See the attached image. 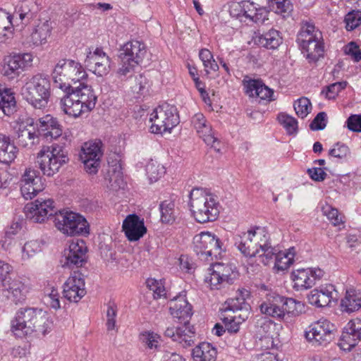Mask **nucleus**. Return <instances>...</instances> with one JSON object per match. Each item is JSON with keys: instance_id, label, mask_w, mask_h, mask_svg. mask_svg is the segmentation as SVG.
Returning a JSON list of instances; mask_svg holds the SVG:
<instances>
[{"instance_id": "14", "label": "nucleus", "mask_w": 361, "mask_h": 361, "mask_svg": "<svg viewBox=\"0 0 361 361\" xmlns=\"http://www.w3.org/2000/svg\"><path fill=\"white\" fill-rule=\"evenodd\" d=\"M44 189L42 176L39 171L27 169L20 179V192L26 200H32Z\"/></svg>"}, {"instance_id": "31", "label": "nucleus", "mask_w": 361, "mask_h": 361, "mask_svg": "<svg viewBox=\"0 0 361 361\" xmlns=\"http://www.w3.org/2000/svg\"><path fill=\"white\" fill-rule=\"evenodd\" d=\"M217 349L209 342H202L192 350L193 361H216Z\"/></svg>"}, {"instance_id": "6", "label": "nucleus", "mask_w": 361, "mask_h": 361, "mask_svg": "<svg viewBox=\"0 0 361 361\" xmlns=\"http://www.w3.org/2000/svg\"><path fill=\"white\" fill-rule=\"evenodd\" d=\"M39 318H42V309L20 308L11 321V331L18 338L30 335L36 331Z\"/></svg>"}, {"instance_id": "39", "label": "nucleus", "mask_w": 361, "mask_h": 361, "mask_svg": "<svg viewBox=\"0 0 361 361\" xmlns=\"http://www.w3.org/2000/svg\"><path fill=\"white\" fill-rule=\"evenodd\" d=\"M311 271L307 269H299L292 273L294 288L297 290H306L314 286V279L310 276Z\"/></svg>"}, {"instance_id": "58", "label": "nucleus", "mask_w": 361, "mask_h": 361, "mask_svg": "<svg viewBox=\"0 0 361 361\" xmlns=\"http://www.w3.org/2000/svg\"><path fill=\"white\" fill-rule=\"evenodd\" d=\"M345 27L347 30H353L361 25V11H352L345 17Z\"/></svg>"}, {"instance_id": "62", "label": "nucleus", "mask_w": 361, "mask_h": 361, "mask_svg": "<svg viewBox=\"0 0 361 361\" xmlns=\"http://www.w3.org/2000/svg\"><path fill=\"white\" fill-rule=\"evenodd\" d=\"M117 306L114 302H109L106 310V328L111 331L116 327V317L117 315Z\"/></svg>"}, {"instance_id": "59", "label": "nucleus", "mask_w": 361, "mask_h": 361, "mask_svg": "<svg viewBox=\"0 0 361 361\" xmlns=\"http://www.w3.org/2000/svg\"><path fill=\"white\" fill-rule=\"evenodd\" d=\"M43 243L38 240H31L23 247V258H29L34 254L42 251Z\"/></svg>"}, {"instance_id": "9", "label": "nucleus", "mask_w": 361, "mask_h": 361, "mask_svg": "<svg viewBox=\"0 0 361 361\" xmlns=\"http://www.w3.org/2000/svg\"><path fill=\"white\" fill-rule=\"evenodd\" d=\"M102 142L100 140L86 142L82 147L80 155L87 173L96 174L101 166V158L103 155Z\"/></svg>"}, {"instance_id": "34", "label": "nucleus", "mask_w": 361, "mask_h": 361, "mask_svg": "<svg viewBox=\"0 0 361 361\" xmlns=\"http://www.w3.org/2000/svg\"><path fill=\"white\" fill-rule=\"evenodd\" d=\"M11 137L0 134V163L9 164L16 157L18 149L14 144L11 143Z\"/></svg>"}, {"instance_id": "36", "label": "nucleus", "mask_w": 361, "mask_h": 361, "mask_svg": "<svg viewBox=\"0 0 361 361\" xmlns=\"http://www.w3.org/2000/svg\"><path fill=\"white\" fill-rule=\"evenodd\" d=\"M255 42L262 47L275 49L282 43V37L278 30L271 29L267 32L256 36Z\"/></svg>"}, {"instance_id": "60", "label": "nucleus", "mask_w": 361, "mask_h": 361, "mask_svg": "<svg viewBox=\"0 0 361 361\" xmlns=\"http://www.w3.org/2000/svg\"><path fill=\"white\" fill-rule=\"evenodd\" d=\"M146 283L148 288L153 292L154 298L158 299L166 295V290L161 281L148 279Z\"/></svg>"}, {"instance_id": "43", "label": "nucleus", "mask_w": 361, "mask_h": 361, "mask_svg": "<svg viewBox=\"0 0 361 361\" xmlns=\"http://www.w3.org/2000/svg\"><path fill=\"white\" fill-rule=\"evenodd\" d=\"M247 319L245 314H222L221 320L225 325L228 332L231 334L237 333L240 329V324Z\"/></svg>"}, {"instance_id": "40", "label": "nucleus", "mask_w": 361, "mask_h": 361, "mask_svg": "<svg viewBox=\"0 0 361 361\" xmlns=\"http://www.w3.org/2000/svg\"><path fill=\"white\" fill-rule=\"evenodd\" d=\"M16 99L11 90L0 87V112L10 116L16 110Z\"/></svg>"}, {"instance_id": "45", "label": "nucleus", "mask_w": 361, "mask_h": 361, "mask_svg": "<svg viewBox=\"0 0 361 361\" xmlns=\"http://www.w3.org/2000/svg\"><path fill=\"white\" fill-rule=\"evenodd\" d=\"M145 171L150 183L157 181L165 173L164 166L153 159L147 164Z\"/></svg>"}, {"instance_id": "20", "label": "nucleus", "mask_w": 361, "mask_h": 361, "mask_svg": "<svg viewBox=\"0 0 361 361\" xmlns=\"http://www.w3.org/2000/svg\"><path fill=\"white\" fill-rule=\"evenodd\" d=\"M32 56L30 53L18 54L10 56L4 66V75L14 78L32 66Z\"/></svg>"}, {"instance_id": "50", "label": "nucleus", "mask_w": 361, "mask_h": 361, "mask_svg": "<svg viewBox=\"0 0 361 361\" xmlns=\"http://www.w3.org/2000/svg\"><path fill=\"white\" fill-rule=\"evenodd\" d=\"M27 128V135L29 139L30 149L34 146L39 145L42 139L45 137V135L42 134L43 129L39 127L37 123L34 122V126H29Z\"/></svg>"}, {"instance_id": "21", "label": "nucleus", "mask_w": 361, "mask_h": 361, "mask_svg": "<svg viewBox=\"0 0 361 361\" xmlns=\"http://www.w3.org/2000/svg\"><path fill=\"white\" fill-rule=\"evenodd\" d=\"M283 296L271 294L260 306V311L262 314L271 317L280 322H286V317L283 309Z\"/></svg>"}, {"instance_id": "56", "label": "nucleus", "mask_w": 361, "mask_h": 361, "mask_svg": "<svg viewBox=\"0 0 361 361\" xmlns=\"http://www.w3.org/2000/svg\"><path fill=\"white\" fill-rule=\"evenodd\" d=\"M347 84L345 81L334 82L327 86L326 90H323L322 94H325V97L329 99H334L338 93L346 87Z\"/></svg>"}, {"instance_id": "30", "label": "nucleus", "mask_w": 361, "mask_h": 361, "mask_svg": "<svg viewBox=\"0 0 361 361\" xmlns=\"http://www.w3.org/2000/svg\"><path fill=\"white\" fill-rule=\"evenodd\" d=\"M4 290H7L10 295H7L16 304L25 300L27 289L23 283L19 280H11L9 274L2 286Z\"/></svg>"}, {"instance_id": "47", "label": "nucleus", "mask_w": 361, "mask_h": 361, "mask_svg": "<svg viewBox=\"0 0 361 361\" xmlns=\"http://www.w3.org/2000/svg\"><path fill=\"white\" fill-rule=\"evenodd\" d=\"M188 322H184V325L180 326L178 338L176 342L183 348L190 346L194 343L195 332L188 326Z\"/></svg>"}, {"instance_id": "26", "label": "nucleus", "mask_w": 361, "mask_h": 361, "mask_svg": "<svg viewBox=\"0 0 361 361\" xmlns=\"http://www.w3.org/2000/svg\"><path fill=\"white\" fill-rule=\"evenodd\" d=\"M169 312L173 317L184 322H188L192 315V306L183 295H179L170 301Z\"/></svg>"}, {"instance_id": "61", "label": "nucleus", "mask_w": 361, "mask_h": 361, "mask_svg": "<svg viewBox=\"0 0 361 361\" xmlns=\"http://www.w3.org/2000/svg\"><path fill=\"white\" fill-rule=\"evenodd\" d=\"M350 153L349 147L345 144L341 142L334 144L329 152L330 156L341 159L346 158Z\"/></svg>"}, {"instance_id": "2", "label": "nucleus", "mask_w": 361, "mask_h": 361, "mask_svg": "<svg viewBox=\"0 0 361 361\" xmlns=\"http://www.w3.org/2000/svg\"><path fill=\"white\" fill-rule=\"evenodd\" d=\"M47 219L54 223L56 228L68 236L87 235L90 233V225L86 219L79 213L59 212L50 214Z\"/></svg>"}, {"instance_id": "27", "label": "nucleus", "mask_w": 361, "mask_h": 361, "mask_svg": "<svg viewBox=\"0 0 361 361\" xmlns=\"http://www.w3.org/2000/svg\"><path fill=\"white\" fill-rule=\"evenodd\" d=\"M321 39H323L322 33L312 23L305 21L302 23L297 35V42L299 47H304V45L308 44L313 40Z\"/></svg>"}, {"instance_id": "18", "label": "nucleus", "mask_w": 361, "mask_h": 361, "mask_svg": "<svg viewBox=\"0 0 361 361\" xmlns=\"http://www.w3.org/2000/svg\"><path fill=\"white\" fill-rule=\"evenodd\" d=\"M63 296L70 302H78L85 294V281L79 272L71 274L63 285Z\"/></svg>"}, {"instance_id": "32", "label": "nucleus", "mask_w": 361, "mask_h": 361, "mask_svg": "<svg viewBox=\"0 0 361 361\" xmlns=\"http://www.w3.org/2000/svg\"><path fill=\"white\" fill-rule=\"evenodd\" d=\"M47 157H49L48 176L58 171L61 166L66 162V156L62 147L58 145H52L47 149Z\"/></svg>"}, {"instance_id": "54", "label": "nucleus", "mask_w": 361, "mask_h": 361, "mask_svg": "<svg viewBox=\"0 0 361 361\" xmlns=\"http://www.w3.org/2000/svg\"><path fill=\"white\" fill-rule=\"evenodd\" d=\"M322 211L334 226H339L343 224L342 216L337 209L326 204L322 206Z\"/></svg>"}, {"instance_id": "16", "label": "nucleus", "mask_w": 361, "mask_h": 361, "mask_svg": "<svg viewBox=\"0 0 361 361\" xmlns=\"http://www.w3.org/2000/svg\"><path fill=\"white\" fill-rule=\"evenodd\" d=\"M110 63V57L100 47L96 48L93 51H88L85 60V64L88 69L99 77L108 74Z\"/></svg>"}, {"instance_id": "5", "label": "nucleus", "mask_w": 361, "mask_h": 361, "mask_svg": "<svg viewBox=\"0 0 361 361\" xmlns=\"http://www.w3.org/2000/svg\"><path fill=\"white\" fill-rule=\"evenodd\" d=\"M194 251L201 260L212 261L214 257L220 258L226 247L221 240L214 233L204 231L193 238Z\"/></svg>"}, {"instance_id": "17", "label": "nucleus", "mask_w": 361, "mask_h": 361, "mask_svg": "<svg viewBox=\"0 0 361 361\" xmlns=\"http://www.w3.org/2000/svg\"><path fill=\"white\" fill-rule=\"evenodd\" d=\"M245 92L250 97H258L270 102L276 100L274 90L265 85L261 80L252 79L245 76L243 80Z\"/></svg>"}, {"instance_id": "10", "label": "nucleus", "mask_w": 361, "mask_h": 361, "mask_svg": "<svg viewBox=\"0 0 361 361\" xmlns=\"http://www.w3.org/2000/svg\"><path fill=\"white\" fill-rule=\"evenodd\" d=\"M204 282L211 289L219 290L225 284H231L237 276L232 267L223 263H215L208 269Z\"/></svg>"}, {"instance_id": "1", "label": "nucleus", "mask_w": 361, "mask_h": 361, "mask_svg": "<svg viewBox=\"0 0 361 361\" xmlns=\"http://www.w3.org/2000/svg\"><path fill=\"white\" fill-rule=\"evenodd\" d=\"M189 205L195 219L201 224L215 221L221 206L217 198L201 188L192 189L189 195Z\"/></svg>"}, {"instance_id": "22", "label": "nucleus", "mask_w": 361, "mask_h": 361, "mask_svg": "<svg viewBox=\"0 0 361 361\" xmlns=\"http://www.w3.org/2000/svg\"><path fill=\"white\" fill-rule=\"evenodd\" d=\"M336 297L337 292L334 286L329 284L312 290L307 295V300L312 305L324 307L330 305L331 301L336 300Z\"/></svg>"}, {"instance_id": "63", "label": "nucleus", "mask_w": 361, "mask_h": 361, "mask_svg": "<svg viewBox=\"0 0 361 361\" xmlns=\"http://www.w3.org/2000/svg\"><path fill=\"white\" fill-rule=\"evenodd\" d=\"M142 340L149 348L157 349L159 345L161 337L154 332H146L142 334Z\"/></svg>"}, {"instance_id": "12", "label": "nucleus", "mask_w": 361, "mask_h": 361, "mask_svg": "<svg viewBox=\"0 0 361 361\" xmlns=\"http://www.w3.org/2000/svg\"><path fill=\"white\" fill-rule=\"evenodd\" d=\"M335 327L326 319H321L309 326L305 332L307 341L315 345H326L334 338Z\"/></svg>"}, {"instance_id": "19", "label": "nucleus", "mask_w": 361, "mask_h": 361, "mask_svg": "<svg viewBox=\"0 0 361 361\" xmlns=\"http://www.w3.org/2000/svg\"><path fill=\"white\" fill-rule=\"evenodd\" d=\"M250 291L245 288L238 289L235 298L228 299L221 309L224 314H229L233 312L235 314H245L247 317L249 314L250 306L246 300L250 297Z\"/></svg>"}, {"instance_id": "57", "label": "nucleus", "mask_w": 361, "mask_h": 361, "mask_svg": "<svg viewBox=\"0 0 361 361\" xmlns=\"http://www.w3.org/2000/svg\"><path fill=\"white\" fill-rule=\"evenodd\" d=\"M106 179L107 180V178ZM108 180L109 183L107 184V187L111 190L117 191L121 188H123L125 186V182L121 171H113L111 174H109Z\"/></svg>"}, {"instance_id": "37", "label": "nucleus", "mask_w": 361, "mask_h": 361, "mask_svg": "<svg viewBox=\"0 0 361 361\" xmlns=\"http://www.w3.org/2000/svg\"><path fill=\"white\" fill-rule=\"evenodd\" d=\"M64 71L68 75L69 82L71 81L73 84L78 82L80 85V82H84L87 76L82 66L73 60H67Z\"/></svg>"}, {"instance_id": "13", "label": "nucleus", "mask_w": 361, "mask_h": 361, "mask_svg": "<svg viewBox=\"0 0 361 361\" xmlns=\"http://www.w3.org/2000/svg\"><path fill=\"white\" fill-rule=\"evenodd\" d=\"M191 123L205 144L216 152H220L221 141L216 136L210 123L205 116L202 113L195 114L192 117Z\"/></svg>"}, {"instance_id": "46", "label": "nucleus", "mask_w": 361, "mask_h": 361, "mask_svg": "<svg viewBox=\"0 0 361 361\" xmlns=\"http://www.w3.org/2000/svg\"><path fill=\"white\" fill-rule=\"evenodd\" d=\"M199 56L202 61L204 71L207 75L211 73L212 71L216 72L219 70V66L214 59L213 54L209 49H202L200 51Z\"/></svg>"}, {"instance_id": "4", "label": "nucleus", "mask_w": 361, "mask_h": 361, "mask_svg": "<svg viewBox=\"0 0 361 361\" xmlns=\"http://www.w3.org/2000/svg\"><path fill=\"white\" fill-rule=\"evenodd\" d=\"M267 240V230L264 227L255 226L247 232L238 233L234 236V244L245 257H256L259 253V247L264 246Z\"/></svg>"}, {"instance_id": "35", "label": "nucleus", "mask_w": 361, "mask_h": 361, "mask_svg": "<svg viewBox=\"0 0 361 361\" xmlns=\"http://www.w3.org/2000/svg\"><path fill=\"white\" fill-rule=\"evenodd\" d=\"M361 308V293L354 289L346 291L341 302L342 312L351 313Z\"/></svg>"}, {"instance_id": "44", "label": "nucleus", "mask_w": 361, "mask_h": 361, "mask_svg": "<svg viewBox=\"0 0 361 361\" xmlns=\"http://www.w3.org/2000/svg\"><path fill=\"white\" fill-rule=\"evenodd\" d=\"M361 339L360 334L350 332L344 328L342 332L339 345L343 350H350L354 348Z\"/></svg>"}, {"instance_id": "51", "label": "nucleus", "mask_w": 361, "mask_h": 361, "mask_svg": "<svg viewBox=\"0 0 361 361\" xmlns=\"http://www.w3.org/2000/svg\"><path fill=\"white\" fill-rule=\"evenodd\" d=\"M62 134V127L56 118L47 114V138L56 139Z\"/></svg>"}, {"instance_id": "33", "label": "nucleus", "mask_w": 361, "mask_h": 361, "mask_svg": "<svg viewBox=\"0 0 361 361\" xmlns=\"http://www.w3.org/2000/svg\"><path fill=\"white\" fill-rule=\"evenodd\" d=\"M66 62L67 60L60 61L54 67L51 75L54 87L60 89L63 92L71 90V88L73 87L69 82L68 75L64 71L65 63Z\"/></svg>"}, {"instance_id": "15", "label": "nucleus", "mask_w": 361, "mask_h": 361, "mask_svg": "<svg viewBox=\"0 0 361 361\" xmlns=\"http://www.w3.org/2000/svg\"><path fill=\"white\" fill-rule=\"evenodd\" d=\"M87 247L82 240H72L68 247L63 252L61 262L63 267L73 268L81 267L85 260Z\"/></svg>"}, {"instance_id": "25", "label": "nucleus", "mask_w": 361, "mask_h": 361, "mask_svg": "<svg viewBox=\"0 0 361 361\" xmlns=\"http://www.w3.org/2000/svg\"><path fill=\"white\" fill-rule=\"evenodd\" d=\"M29 126H34V119L30 117L18 118L14 121V140L16 144L23 148L30 149L29 139L27 135V128Z\"/></svg>"}, {"instance_id": "11", "label": "nucleus", "mask_w": 361, "mask_h": 361, "mask_svg": "<svg viewBox=\"0 0 361 361\" xmlns=\"http://www.w3.org/2000/svg\"><path fill=\"white\" fill-rule=\"evenodd\" d=\"M23 94L36 110L43 112L45 106V78L41 74L33 76L26 84Z\"/></svg>"}, {"instance_id": "55", "label": "nucleus", "mask_w": 361, "mask_h": 361, "mask_svg": "<svg viewBox=\"0 0 361 361\" xmlns=\"http://www.w3.org/2000/svg\"><path fill=\"white\" fill-rule=\"evenodd\" d=\"M161 219L164 223H170L174 220V203L164 201L160 204Z\"/></svg>"}, {"instance_id": "38", "label": "nucleus", "mask_w": 361, "mask_h": 361, "mask_svg": "<svg viewBox=\"0 0 361 361\" xmlns=\"http://www.w3.org/2000/svg\"><path fill=\"white\" fill-rule=\"evenodd\" d=\"M302 54L309 62H316L322 57L324 52L323 39L317 40L300 47Z\"/></svg>"}, {"instance_id": "8", "label": "nucleus", "mask_w": 361, "mask_h": 361, "mask_svg": "<svg viewBox=\"0 0 361 361\" xmlns=\"http://www.w3.org/2000/svg\"><path fill=\"white\" fill-rule=\"evenodd\" d=\"M230 14L245 23H264L268 20L269 11L266 8L254 2L243 1L232 4L230 6Z\"/></svg>"}, {"instance_id": "49", "label": "nucleus", "mask_w": 361, "mask_h": 361, "mask_svg": "<svg viewBox=\"0 0 361 361\" xmlns=\"http://www.w3.org/2000/svg\"><path fill=\"white\" fill-rule=\"evenodd\" d=\"M278 121L288 135L297 133L298 121L294 117L286 113H281L278 116Z\"/></svg>"}, {"instance_id": "24", "label": "nucleus", "mask_w": 361, "mask_h": 361, "mask_svg": "<svg viewBox=\"0 0 361 361\" xmlns=\"http://www.w3.org/2000/svg\"><path fill=\"white\" fill-rule=\"evenodd\" d=\"M71 91L78 96L77 99L80 100L86 112L90 111L95 107L97 97L91 86L85 82H80L78 86L72 87Z\"/></svg>"}, {"instance_id": "64", "label": "nucleus", "mask_w": 361, "mask_h": 361, "mask_svg": "<svg viewBox=\"0 0 361 361\" xmlns=\"http://www.w3.org/2000/svg\"><path fill=\"white\" fill-rule=\"evenodd\" d=\"M327 123V115L325 112L322 111L317 114L310 125V128L312 130H321L325 128Z\"/></svg>"}, {"instance_id": "41", "label": "nucleus", "mask_w": 361, "mask_h": 361, "mask_svg": "<svg viewBox=\"0 0 361 361\" xmlns=\"http://www.w3.org/2000/svg\"><path fill=\"white\" fill-rule=\"evenodd\" d=\"M283 303L286 322H289L291 317H297L305 311L304 304L293 298L283 297Z\"/></svg>"}, {"instance_id": "29", "label": "nucleus", "mask_w": 361, "mask_h": 361, "mask_svg": "<svg viewBox=\"0 0 361 361\" xmlns=\"http://www.w3.org/2000/svg\"><path fill=\"white\" fill-rule=\"evenodd\" d=\"M66 94L61 99V104L63 112L73 117H78L86 111L83 109L82 104L78 100L76 97L71 90L64 92Z\"/></svg>"}, {"instance_id": "52", "label": "nucleus", "mask_w": 361, "mask_h": 361, "mask_svg": "<svg viewBox=\"0 0 361 361\" xmlns=\"http://www.w3.org/2000/svg\"><path fill=\"white\" fill-rule=\"evenodd\" d=\"M293 108L297 116L304 118L310 113L312 104L310 99L302 97L294 102Z\"/></svg>"}, {"instance_id": "3", "label": "nucleus", "mask_w": 361, "mask_h": 361, "mask_svg": "<svg viewBox=\"0 0 361 361\" xmlns=\"http://www.w3.org/2000/svg\"><path fill=\"white\" fill-rule=\"evenodd\" d=\"M147 53L144 43L132 40L126 42L121 49L119 58L120 67L117 71L119 77H126L131 74L135 68L140 65Z\"/></svg>"}, {"instance_id": "28", "label": "nucleus", "mask_w": 361, "mask_h": 361, "mask_svg": "<svg viewBox=\"0 0 361 361\" xmlns=\"http://www.w3.org/2000/svg\"><path fill=\"white\" fill-rule=\"evenodd\" d=\"M26 218L34 223L42 224L45 220V198L39 197L24 207Z\"/></svg>"}, {"instance_id": "48", "label": "nucleus", "mask_w": 361, "mask_h": 361, "mask_svg": "<svg viewBox=\"0 0 361 361\" xmlns=\"http://www.w3.org/2000/svg\"><path fill=\"white\" fill-rule=\"evenodd\" d=\"M259 253L257 256L262 257V262L264 264H267L271 259L274 257L276 259V256L279 253L278 250L273 247L270 244V235L267 231V240L264 246L259 247Z\"/></svg>"}, {"instance_id": "42", "label": "nucleus", "mask_w": 361, "mask_h": 361, "mask_svg": "<svg viewBox=\"0 0 361 361\" xmlns=\"http://www.w3.org/2000/svg\"><path fill=\"white\" fill-rule=\"evenodd\" d=\"M295 255V247H292L286 252H279L276 256L274 268L278 271L288 269L294 262Z\"/></svg>"}, {"instance_id": "7", "label": "nucleus", "mask_w": 361, "mask_h": 361, "mask_svg": "<svg viewBox=\"0 0 361 361\" xmlns=\"http://www.w3.org/2000/svg\"><path fill=\"white\" fill-rule=\"evenodd\" d=\"M150 127L153 133H164L179 123V116L176 107L168 103L159 105L150 114Z\"/></svg>"}, {"instance_id": "23", "label": "nucleus", "mask_w": 361, "mask_h": 361, "mask_svg": "<svg viewBox=\"0 0 361 361\" xmlns=\"http://www.w3.org/2000/svg\"><path fill=\"white\" fill-rule=\"evenodd\" d=\"M123 231L130 241H136L147 232L143 220L136 214L128 215L123 222Z\"/></svg>"}, {"instance_id": "53", "label": "nucleus", "mask_w": 361, "mask_h": 361, "mask_svg": "<svg viewBox=\"0 0 361 361\" xmlns=\"http://www.w3.org/2000/svg\"><path fill=\"white\" fill-rule=\"evenodd\" d=\"M271 7L276 13L286 18L293 11V5L290 0H272Z\"/></svg>"}]
</instances>
